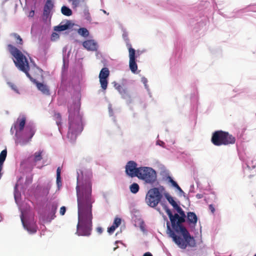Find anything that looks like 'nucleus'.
<instances>
[{
	"label": "nucleus",
	"instance_id": "nucleus-13",
	"mask_svg": "<svg viewBox=\"0 0 256 256\" xmlns=\"http://www.w3.org/2000/svg\"><path fill=\"white\" fill-rule=\"evenodd\" d=\"M54 3L52 0H46V4L44 6L43 16L46 20L50 13L51 10L54 8Z\"/></svg>",
	"mask_w": 256,
	"mask_h": 256
},
{
	"label": "nucleus",
	"instance_id": "nucleus-39",
	"mask_svg": "<svg viewBox=\"0 0 256 256\" xmlns=\"http://www.w3.org/2000/svg\"><path fill=\"white\" fill-rule=\"evenodd\" d=\"M143 256H152V254L151 253H150L149 252H146L145 254H144Z\"/></svg>",
	"mask_w": 256,
	"mask_h": 256
},
{
	"label": "nucleus",
	"instance_id": "nucleus-6",
	"mask_svg": "<svg viewBox=\"0 0 256 256\" xmlns=\"http://www.w3.org/2000/svg\"><path fill=\"white\" fill-rule=\"evenodd\" d=\"M162 194L157 188H150L146 196V202L152 208H155L161 201Z\"/></svg>",
	"mask_w": 256,
	"mask_h": 256
},
{
	"label": "nucleus",
	"instance_id": "nucleus-3",
	"mask_svg": "<svg viewBox=\"0 0 256 256\" xmlns=\"http://www.w3.org/2000/svg\"><path fill=\"white\" fill-rule=\"evenodd\" d=\"M79 110L80 105L78 102H74L68 106L69 128L67 136L72 140H74L83 130Z\"/></svg>",
	"mask_w": 256,
	"mask_h": 256
},
{
	"label": "nucleus",
	"instance_id": "nucleus-20",
	"mask_svg": "<svg viewBox=\"0 0 256 256\" xmlns=\"http://www.w3.org/2000/svg\"><path fill=\"white\" fill-rule=\"evenodd\" d=\"M21 220L24 228H26L30 233L34 234L36 232V228L35 226H32V228H30L29 226L26 224V223L24 222L22 214L21 216Z\"/></svg>",
	"mask_w": 256,
	"mask_h": 256
},
{
	"label": "nucleus",
	"instance_id": "nucleus-34",
	"mask_svg": "<svg viewBox=\"0 0 256 256\" xmlns=\"http://www.w3.org/2000/svg\"><path fill=\"white\" fill-rule=\"evenodd\" d=\"M66 212V207L64 206H62L60 208V214L61 215L63 216L65 214Z\"/></svg>",
	"mask_w": 256,
	"mask_h": 256
},
{
	"label": "nucleus",
	"instance_id": "nucleus-2",
	"mask_svg": "<svg viewBox=\"0 0 256 256\" xmlns=\"http://www.w3.org/2000/svg\"><path fill=\"white\" fill-rule=\"evenodd\" d=\"M174 208L176 210L180 215L178 214L173 215L171 210L168 208H166V212L170 220L172 228L176 232L180 233L182 238L181 236H177L174 232L171 229L168 222L167 229L170 236L172 238L174 243L182 249H186L187 246L194 247L196 245L194 238L190 236L186 228L182 225L186 218L184 212L178 204Z\"/></svg>",
	"mask_w": 256,
	"mask_h": 256
},
{
	"label": "nucleus",
	"instance_id": "nucleus-36",
	"mask_svg": "<svg viewBox=\"0 0 256 256\" xmlns=\"http://www.w3.org/2000/svg\"><path fill=\"white\" fill-rule=\"evenodd\" d=\"M96 232L99 234H101L103 232V229L102 227L98 226L96 228Z\"/></svg>",
	"mask_w": 256,
	"mask_h": 256
},
{
	"label": "nucleus",
	"instance_id": "nucleus-18",
	"mask_svg": "<svg viewBox=\"0 0 256 256\" xmlns=\"http://www.w3.org/2000/svg\"><path fill=\"white\" fill-rule=\"evenodd\" d=\"M38 88L44 94L50 95V90L48 86L40 82H36Z\"/></svg>",
	"mask_w": 256,
	"mask_h": 256
},
{
	"label": "nucleus",
	"instance_id": "nucleus-27",
	"mask_svg": "<svg viewBox=\"0 0 256 256\" xmlns=\"http://www.w3.org/2000/svg\"><path fill=\"white\" fill-rule=\"evenodd\" d=\"M12 36L16 38V42L18 46L20 47L19 45L22 46L23 44V40L21 37L17 34L14 33Z\"/></svg>",
	"mask_w": 256,
	"mask_h": 256
},
{
	"label": "nucleus",
	"instance_id": "nucleus-31",
	"mask_svg": "<svg viewBox=\"0 0 256 256\" xmlns=\"http://www.w3.org/2000/svg\"><path fill=\"white\" fill-rule=\"evenodd\" d=\"M9 85L14 92H16V93H19L18 88L16 85L12 83H10Z\"/></svg>",
	"mask_w": 256,
	"mask_h": 256
},
{
	"label": "nucleus",
	"instance_id": "nucleus-5",
	"mask_svg": "<svg viewBox=\"0 0 256 256\" xmlns=\"http://www.w3.org/2000/svg\"><path fill=\"white\" fill-rule=\"evenodd\" d=\"M211 142L216 146H226L234 144L236 142V138L228 132L217 130L212 134Z\"/></svg>",
	"mask_w": 256,
	"mask_h": 256
},
{
	"label": "nucleus",
	"instance_id": "nucleus-40",
	"mask_svg": "<svg viewBox=\"0 0 256 256\" xmlns=\"http://www.w3.org/2000/svg\"><path fill=\"white\" fill-rule=\"evenodd\" d=\"M196 197L200 199V198H202V194H198L196 195Z\"/></svg>",
	"mask_w": 256,
	"mask_h": 256
},
{
	"label": "nucleus",
	"instance_id": "nucleus-9",
	"mask_svg": "<svg viewBox=\"0 0 256 256\" xmlns=\"http://www.w3.org/2000/svg\"><path fill=\"white\" fill-rule=\"evenodd\" d=\"M137 164L133 161L128 162L125 166L126 174L131 178L138 177L141 167L137 168Z\"/></svg>",
	"mask_w": 256,
	"mask_h": 256
},
{
	"label": "nucleus",
	"instance_id": "nucleus-10",
	"mask_svg": "<svg viewBox=\"0 0 256 256\" xmlns=\"http://www.w3.org/2000/svg\"><path fill=\"white\" fill-rule=\"evenodd\" d=\"M26 122V118L24 116H20L14 124L12 127L10 132L13 134V129L16 130L15 136L17 138L19 136L18 133L24 130Z\"/></svg>",
	"mask_w": 256,
	"mask_h": 256
},
{
	"label": "nucleus",
	"instance_id": "nucleus-17",
	"mask_svg": "<svg viewBox=\"0 0 256 256\" xmlns=\"http://www.w3.org/2000/svg\"><path fill=\"white\" fill-rule=\"evenodd\" d=\"M122 220L121 218H116L114 220V222H113L112 225L108 228V232L110 234H112L116 229L121 224Z\"/></svg>",
	"mask_w": 256,
	"mask_h": 256
},
{
	"label": "nucleus",
	"instance_id": "nucleus-12",
	"mask_svg": "<svg viewBox=\"0 0 256 256\" xmlns=\"http://www.w3.org/2000/svg\"><path fill=\"white\" fill-rule=\"evenodd\" d=\"M43 152V150H39L28 158V160L32 166H36L37 163L42 159Z\"/></svg>",
	"mask_w": 256,
	"mask_h": 256
},
{
	"label": "nucleus",
	"instance_id": "nucleus-42",
	"mask_svg": "<svg viewBox=\"0 0 256 256\" xmlns=\"http://www.w3.org/2000/svg\"><path fill=\"white\" fill-rule=\"evenodd\" d=\"M254 256H256V254H255L254 255Z\"/></svg>",
	"mask_w": 256,
	"mask_h": 256
},
{
	"label": "nucleus",
	"instance_id": "nucleus-33",
	"mask_svg": "<svg viewBox=\"0 0 256 256\" xmlns=\"http://www.w3.org/2000/svg\"><path fill=\"white\" fill-rule=\"evenodd\" d=\"M168 178H169V182L172 184V185L173 186H174L175 188L176 186H178V184L176 183V182L171 177L169 176Z\"/></svg>",
	"mask_w": 256,
	"mask_h": 256
},
{
	"label": "nucleus",
	"instance_id": "nucleus-30",
	"mask_svg": "<svg viewBox=\"0 0 256 256\" xmlns=\"http://www.w3.org/2000/svg\"><path fill=\"white\" fill-rule=\"evenodd\" d=\"M54 118L58 126L61 125L62 117L60 113H55L54 116Z\"/></svg>",
	"mask_w": 256,
	"mask_h": 256
},
{
	"label": "nucleus",
	"instance_id": "nucleus-1",
	"mask_svg": "<svg viewBox=\"0 0 256 256\" xmlns=\"http://www.w3.org/2000/svg\"><path fill=\"white\" fill-rule=\"evenodd\" d=\"M78 223L76 234L78 236H89L92 230V204L95 200L92 196V184L86 180L82 184L78 178L76 186Z\"/></svg>",
	"mask_w": 256,
	"mask_h": 256
},
{
	"label": "nucleus",
	"instance_id": "nucleus-4",
	"mask_svg": "<svg viewBox=\"0 0 256 256\" xmlns=\"http://www.w3.org/2000/svg\"><path fill=\"white\" fill-rule=\"evenodd\" d=\"M8 48L10 52L14 58V62L16 66L32 80V78L28 72L30 70L28 62L26 56L20 50L11 44H8Z\"/></svg>",
	"mask_w": 256,
	"mask_h": 256
},
{
	"label": "nucleus",
	"instance_id": "nucleus-15",
	"mask_svg": "<svg viewBox=\"0 0 256 256\" xmlns=\"http://www.w3.org/2000/svg\"><path fill=\"white\" fill-rule=\"evenodd\" d=\"M187 220L190 226L194 227L198 221V217L195 213L188 212L187 214Z\"/></svg>",
	"mask_w": 256,
	"mask_h": 256
},
{
	"label": "nucleus",
	"instance_id": "nucleus-37",
	"mask_svg": "<svg viewBox=\"0 0 256 256\" xmlns=\"http://www.w3.org/2000/svg\"><path fill=\"white\" fill-rule=\"evenodd\" d=\"M32 182V176H30L29 178H27L26 180V183L27 184H31Z\"/></svg>",
	"mask_w": 256,
	"mask_h": 256
},
{
	"label": "nucleus",
	"instance_id": "nucleus-38",
	"mask_svg": "<svg viewBox=\"0 0 256 256\" xmlns=\"http://www.w3.org/2000/svg\"><path fill=\"white\" fill-rule=\"evenodd\" d=\"M34 11L32 10L30 12L28 16L32 18L34 16Z\"/></svg>",
	"mask_w": 256,
	"mask_h": 256
},
{
	"label": "nucleus",
	"instance_id": "nucleus-7",
	"mask_svg": "<svg viewBox=\"0 0 256 256\" xmlns=\"http://www.w3.org/2000/svg\"><path fill=\"white\" fill-rule=\"evenodd\" d=\"M138 178L147 184H153L156 181V174L154 170L149 167H141Z\"/></svg>",
	"mask_w": 256,
	"mask_h": 256
},
{
	"label": "nucleus",
	"instance_id": "nucleus-16",
	"mask_svg": "<svg viewBox=\"0 0 256 256\" xmlns=\"http://www.w3.org/2000/svg\"><path fill=\"white\" fill-rule=\"evenodd\" d=\"M114 88L120 92L123 98H126L128 96V90L126 88L115 82H114Z\"/></svg>",
	"mask_w": 256,
	"mask_h": 256
},
{
	"label": "nucleus",
	"instance_id": "nucleus-29",
	"mask_svg": "<svg viewBox=\"0 0 256 256\" xmlns=\"http://www.w3.org/2000/svg\"><path fill=\"white\" fill-rule=\"evenodd\" d=\"M72 2V4L74 8L78 7L82 2H84V0H68Z\"/></svg>",
	"mask_w": 256,
	"mask_h": 256
},
{
	"label": "nucleus",
	"instance_id": "nucleus-23",
	"mask_svg": "<svg viewBox=\"0 0 256 256\" xmlns=\"http://www.w3.org/2000/svg\"><path fill=\"white\" fill-rule=\"evenodd\" d=\"M61 12L64 15L66 16H70L72 14V10L66 6H62Z\"/></svg>",
	"mask_w": 256,
	"mask_h": 256
},
{
	"label": "nucleus",
	"instance_id": "nucleus-35",
	"mask_svg": "<svg viewBox=\"0 0 256 256\" xmlns=\"http://www.w3.org/2000/svg\"><path fill=\"white\" fill-rule=\"evenodd\" d=\"M209 210H210L212 214H214L215 212V208L213 204H210L208 206Z\"/></svg>",
	"mask_w": 256,
	"mask_h": 256
},
{
	"label": "nucleus",
	"instance_id": "nucleus-21",
	"mask_svg": "<svg viewBox=\"0 0 256 256\" xmlns=\"http://www.w3.org/2000/svg\"><path fill=\"white\" fill-rule=\"evenodd\" d=\"M70 24H60V25L55 26L54 30L58 32H62L65 30L69 28Z\"/></svg>",
	"mask_w": 256,
	"mask_h": 256
},
{
	"label": "nucleus",
	"instance_id": "nucleus-14",
	"mask_svg": "<svg viewBox=\"0 0 256 256\" xmlns=\"http://www.w3.org/2000/svg\"><path fill=\"white\" fill-rule=\"evenodd\" d=\"M83 46L88 50L94 51L97 49V44L92 40H85L82 43Z\"/></svg>",
	"mask_w": 256,
	"mask_h": 256
},
{
	"label": "nucleus",
	"instance_id": "nucleus-11",
	"mask_svg": "<svg viewBox=\"0 0 256 256\" xmlns=\"http://www.w3.org/2000/svg\"><path fill=\"white\" fill-rule=\"evenodd\" d=\"M109 75L110 71L107 68H104L100 71L99 74L100 82L102 89L104 90L107 88L108 84L107 78Z\"/></svg>",
	"mask_w": 256,
	"mask_h": 256
},
{
	"label": "nucleus",
	"instance_id": "nucleus-19",
	"mask_svg": "<svg viewBox=\"0 0 256 256\" xmlns=\"http://www.w3.org/2000/svg\"><path fill=\"white\" fill-rule=\"evenodd\" d=\"M127 47L129 53V61L136 60V50L134 48L132 47L130 44H128Z\"/></svg>",
	"mask_w": 256,
	"mask_h": 256
},
{
	"label": "nucleus",
	"instance_id": "nucleus-41",
	"mask_svg": "<svg viewBox=\"0 0 256 256\" xmlns=\"http://www.w3.org/2000/svg\"><path fill=\"white\" fill-rule=\"evenodd\" d=\"M178 190H179L180 192H182V188L180 187V186L178 184V186H176L175 187Z\"/></svg>",
	"mask_w": 256,
	"mask_h": 256
},
{
	"label": "nucleus",
	"instance_id": "nucleus-26",
	"mask_svg": "<svg viewBox=\"0 0 256 256\" xmlns=\"http://www.w3.org/2000/svg\"><path fill=\"white\" fill-rule=\"evenodd\" d=\"M130 192L133 194L137 193L140 189L139 186L136 183H133L130 186Z\"/></svg>",
	"mask_w": 256,
	"mask_h": 256
},
{
	"label": "nucleus",
	"instance_id": "nucleus-32",
	"mask_svg": "<svg viewBox=\"0 0 256 256\" xmlns=\"http://www.w3.org/2000/svg\"><path fill=\"white\" fill-rule=\"evenodd\" d=\"M56 210H57V206L56 205V204H52V206H51V211H52V213L54 215L56 212Z\"/></svg>",
	"mask_w": 256,
	"mask_h": 256
},
{
	"label": "nucleus",
	"instance_id": "nucleus-22",
	"mask_svg": "<svg viewBox=\"0 0 256 256\" xmlns=\"http://www.w3.org/2000/svg\"><path fill=\"white\" fill-rule=\"evenodd\" d=\"M164 196L168 201L173 206L174 208L178 205L177 203L174 200L173 198L168 193L165 194Z\"/></svg>",
	"mask_w": 256,
	"mask_h": 256
},
{
	"label": "nucleus",
	"instance_id": "nucleus-28",
	"mask_svg": "<svg viewBox=\"0 0 256 256\" xmlns=\"http://www.w3.org/2000/svg\"><path fill=\"white\" fill-rule=\"evenodd\" d=\"M78 33L84 37H87L89 35V32L86 28H80L78 30Z\"/></svg>",
	"mask_w": 256,
	"mask_h": 256
},
{
	"label": "nucleus",
	"instance_id": "nucleus-25",
	"mask_svg": "<svg viewBox=\"0 0 256 256\" xmlns=\"http://www.w3.org/2000/svg\"><path fill=\"white\" fill-rule=\"evenodd\" d=\"M60 172H61L60 168L58 167L56 170V184H57L58 187H60V186H62Z\"/></svg>",
	"mask_w": 256,
	"mask_h": 256
},
{
	"label": "nucleus",
	"instance_id": "nucleus-24",
	"mask_svg": "<svg viewBox=\"0 0 256 256\" xmlns=\"http://www.w3.org/2000/svg\"><path fill=\"white\" fill-rule=\"evenodd\" d=\"M129 66L130 70L135 73L138 70V66L136 63V60L129 61Z\"/></svg>",
	"mask_w": 256,
	"mask_h": 256
},
{
	"label": "nucleus",
	"instance_id": "nucleus-8",
	"mask_svg": "<svg viewBox=\"0 0 256 256\" xmlns=\"http://www.w3.org/2000/svg\"><path fill=\"white\" fill-rule=\"evenodd\" d=\"M34 134L35 130L34 128L31 126H27L25 130L24 138L18 136L16 140V144L22 146L26 144L31 140Z\"/></svg>",
	"mask_w": 256,
	"mask_h": 256
}]
</instances>
